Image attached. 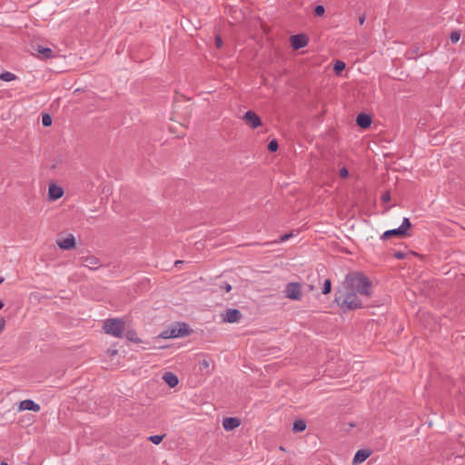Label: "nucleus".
I'll list each match as a JSON object with an SVG mask.
<instances>
[{"label":"nucleus","mask_w":465,"mask_h":465,"mask_svg":"<svg viewBox=\"0 0 465 465\" xmlns=\"http://www.w3.org/2000/svg\"><path fill=\"white\" fill-rule=\"evenodd\" d=\"M163 380L170 388H174L179 383L177 375L172 371L164 372L163 375Z\"/></svg>","instance_id":"obj_14"},{"label":"nucleus","mask_w":465,"mask_h":465,"mask_svg":"<svg viewBox=\"0 0 465 465\" xmlns=\"http://www.w3.org/2000/svg\"><path fill=\"white\" fill-rule=\"evenodd\" d=\"M184 264V262L183 261H176L174 262V267L180 269L182 267V265Z\"/></svg>","instance_id":"obj_36"},{"label":"nucleus","mask_w":465,"mask_h":465,"mask_svg":"<svg viewBox=\"0 0 465 465\" xmlns=\"http://www.w3.org/2000/svg\"><path fill=\"white\" fill-rule=\"evenodd\" d=\"M4 304L3 302L0 301V310L3 308Z\"/></svg>","instance_id":"obj_42"},{"label":"nucleus","mask_w":465,"mask_h":465,"mask_svg":"<svg viewBox=\"0 0 465 465\" xmlns=\"http://www.w3.org/2000/svg\"><path fill=\"white\" fill-rule=\"evenodd\" d=\"M364 20H365L364 17H360V24L362 25L364 23Z\"/></svg>","instance_id":"obj_40"},{"label":"nucleus","mask_w":465,"mask_h":465,"mask_svg":"<svg viewBox=\"0 0 465 465\" xmlns=\"http://www.w3.org/2000/svg\"><path fill=\"white\" fill-rule=\"evenodd\" d=\"M460 38V34L459 31H453L451 34H450V41L452 43H457Z\"/></svg>","instance_id":"obj_28"},{"label":"nucleus","mask_w":465,"mask_h":465,"mask_svg":"<svg viewBox=\"0 0 465 465\" xmlns=\"http://www.w3.org/2000/svg\"><path fill=\"white\" fill-rule=\"evenodd\" d=\"M411 227V223L409 218H404L403 221H402L401 225L399 228L386 231L381 235V239L382 240H386V239H389L390 237H392V236H397V237H400V238H403V237L407 236V234H408L407 231Z\"/></svg>","instance_id":"obj_5"},{"label":"nucleus","mask_w":465,"mask_h":465,"mask_svg":"<svg viewBox=\"0 0 465 465\" xmlns=\"http://www.w3.org/2000/svg\"><path fill=\"white\" fill-rule=\"evenodd\" d=\"M280 450H282V451L285 450V449L282 446L280 447Z\"/></svg>","instance_id":"obj_43"},{"label":"nucleus","mask_w":465,"mask_h":465,"mask_svg":"<svg viewBox=\"0 0 465 465\" xmlns=\"http://www.w3.org/2000/svg\"><path fill=\"white\" fill-rule=\"evenodd\" d=\"M215 45L217 48H221L223 46V40L220 35H216L215 37Z\"/></svg>","instance_id":"obj_35"},{"label":"nucleus","mask_w":465,"mask_h":465,"mask_svg":"<svg viewBox=\"0 0 465 465\" xmlns=\"http://www.w3.org/2000/svg\"><path fill=\"white\" fill-rule=\"evenodd\" d=\"M371 293L372 292H335L334 302L341 312H346L365 306H371Z\"/></svg>","instance_id":"obj_1"},{"label":"nucleus","mask_w":465,"mask_h":465,"mask_svg":"<svg viewBox=\"0 0 465 465\" xmlns=\"http://www.w3.org/2000/svg\"><path fill=\"white\" fill-rule=\"evenodd\" d=\"M118 354V350L115 348H109L105 351V356L110 360H113Z\"/></svg>","instance_id":"obj_25"},{"label":"nucleus","mask_w":465,"mask_h":465,"mask_svg":"<svg viewBox=\"0 0 465 465\" xmlns=\"http://www.w3.org/2000/svg\"><path fill=\"white\" fill-rule=\"evenodd\" d=\"M4 282V278L0 277V283Z\"/></svg>","instance_id":"obj_44"},{"label":"nucleus","mask_w":465,"mask_h":465,"mask_svg":"<svg viewBox=\"0 0 465 465\" xmlns=\"http://www.w3.org/2000/svg\"><path fill=\"white\" fill-rule=\"evenodd\" d=\"M345 68V63L342 61H336L333 66V70L337 74H340Z\"/></svg>","instance_id":"obj_22"},{"label":"nucleus","mask_w":465,"mask_h":465,"mask_svg":"<svg viewBox=\"0 0 465 465\" xmlns=\"http://www.w3.org/2000/svg\"><path fill=\"white\" fill-rule=\"evenodd\" d=\"M324 12H325V9L322 5H317L314 9L315 15H319V16L322 15L324 14Z\"/></svg>","instance_id":"obj_30"},{"label":"nucleus","mask_w":465,"mask_h":465,"mask_svg":"<svg viewBox=\"0 0 465 465\" xmlns=\"http://www.w3.org/2000/svg\"><path fill=\"white\" fill-rule=\"evenodd\" d=\"M349 175V171L347 170V168L343 167L340 170V176L341 178H346L348 177Z\"/></svg>","instance_id":"obj_33"},{"label":"nucleus","mask_w":465,"mask_h":465,"mask_svg":"<svg viewBox=\"0 0 465 465\" xmlns=\"http://www.w3.org/2000/svg\"><path fill=\"white\" fill-rule=\"evenodd\" d=\"M81 264L90 270H97L102 267V263L100 260L94 255L88 254L85 256L80 257Z\"/></svg>","instance_id":"obj_6"},{"label":"nucleus","mask_w":465,"mask_h":465,"mask_svg":"<svg viewBox=\"0 0 465 465\" xmlns=\"http://www.w3.org/2000/svg\"><path fill=\"white\" fill-rule=\"evenodd\" d=\"M163 437H164V435H153V436H150L148 440L152 443L157 445V444H160L162 442Z\"/></svg>","instance_id":"obj_24"},{"label":"nucleus","mask_w":465,"mask_h":465,"mask_svg":"<svg viewBox=\"0 0 465 465\" xmlns=\"http://www.w3.org/2000/svg\"><path fill=\"white\" fill-rule=\"evenodd\" d=\"M242 120L248 124L251 128H257L262 125V120L257 114L252 111H248L242 116Z\"/></svg>","instance_id":"obj_7"},{"label":"nucleus","mask_w":465,"mask_h":465,"mask_svg":"<svg viewBox=\"0 0 465 465\" xmlns=\"http://www.w3.org/2000/svg\"><path fill=\"white\" fill-rule=\"evenodd\" d=\"M126 338L133 342L140 343L142 342V340L138 337L136 332L134 330H129L126 332Z\"/></svg>","instance_id":"obj_20"},{"label":"nucleus","mask_w":465,"mask_h":465,"mask_svg":"<svg viewBox=\"0 0 465 465\" xmlns=\"http://www.w3.org/2000/svg\"><path fill=\"white\" fill-rule=\"evenodd\" d=\"M5 326V322L3 319H0V333L4 331Z\"/></svg>","instance_id":"obj_37"},{"label":"nucleus","mask_w":465,"mask_h":465,"mask_svg":"<svg viewBox=\"0 0 465 465\" xmlns=\"http://www.w3.org/2000/svg\"><path fill=\"white\" fill-rule=\"evenodd\" d=\"M125 330V322L121 318H109L103 323V331L115 338H122Z\"/></svg>","instance_id":"obj_4"},{"label":"nucleus","mask_w":465,"mask_h":465,"mask_svg":"<svg viewBox=\"0 0 465 465\" xmlns=\"http://www.w3.org/2000/svg\"><path fill=\"white\" fill-rule=\"evenodd\" d=\"M241 425V421L238 418H225L223 420V427L225 430H232Z\"/></svg>","instance_id":"obj_15"},{"label":"nucleus","mask_w":465,"mask_h":465,"mask_svg":"<svg viewBox=\"0 0 465 465\" xmlns=\"http://www.w3.org/2000/svg\"><path fill=\"white\" fill-rule=\"evenodd\" d=\"M292 430L294 432H302L306 430V422L303 420H296L293 422Z\"/></svg>","instance_id":"obj_19"},{"label":"nucleus","mask_w":465,"mask_h":465,"mask_svg":"<svg viewBox=\"0 0 465 465\" xmlns=\"http://www.w3.org/2000/svg\"><path fill=\"white\" fill-rule=\"evenodd\" d=\"M15 78H16V76L13 73H10V72H5V73L0 74V79L3 81H5V82H11V81L15 80Z\"/></svg>","instance_id":"obj_21"},{"label":"nucleus","mask_w":465,"mask_h":465,"mask_svg":"<svg viewBox=\"0 0 465 465\" xmlns=\"http://www.w3.org/2000/svg\"><path fill=\"white\" fill-rule=\"evenodd\" d=\"M291 44L293 49L298 50L307 45L308 38L305 35H295L291 36Z\"/></svg>","instance_id":"obj_10"},{"label":"nucleus","mask_w":465,"mask_h":465,"mask_svg":"<svg viewBox=\"0 0 465 465\" xmlns=\"http://www.w3.org/2000/svg\"><path fill=\"white\" fill-rule=\"evenodd\" d=\"M343 286L347 291H368V289L375 288L371 281L358 272L348 273Z\"/></svg>","instance_id":"obj_2"},{"label":"nucleus","mask_w":465,"mask_h":465,"mask_svg":"<svg viewBox=\"0 0 465 465\" xmlns=\"http://www.w3.org/2000/svg\"><path fill=\"white\" fill-rule=\"evenodd\" d=\"M382 201L385 203L390 201V194L388 193H386L382 195Z\"/></svg>","instance_id":"obj_39"},{"label":"nucleus","mask_w":465,"mask_h":465,"mask_svg":"<svg viewBox=\"0 0 465 465\" xmlns=\"http://www.w3.org/2000/svg\"><path fill=\"white\" fill-rule=\"evenodd\" d=\"M56 243L62 250H71L75 247V238L69 234L66 238L57 240Z\"/></svg>","instance_id":"obj_11"},{"label":"nucleus","mask_w":465,"mask_h":465,"mask_svg":"<svg viewBox=\"0 0 465 465\" xmlns=\"http://www.w3.org/2000/svg\"><path fill=\"white\" fill-rule=\"evenodd\" d=\"M222 288H223L226 292H229L232 290V286L231 284L225 282L223 286H222Z\"/></svg>","instance_id":"obj_38"},{"label":"nucleus","mask_w":465,"mask_h":465,"mask_svg":"<svg viewBox=\"0 0 465 465\" xmlns=\"http://www.w3.org/2000/svg\"><path fill=\"white\" fill-rule=\"evenodd\" d=\"M42 124L44 126H50L52 124V117L49 114H44L42 117Z\"/></svg>","instance_id":"obj_27"},{"label":"nucleus","mask_w":465,"mask_h":465,"mask_svg":"<svg viewBox=\"0 0 465 465\" xmlns=\"http://www.w3.org/2000/svg\"><path fill=\"white\" fill-rule=\"evenodd\" d=\"M64 194V190L55 184H50L48 188V199L50 201H56Z\"/></svg>","instance_id":"obj_12"},{"label":"nucleus","mask_w":465,"mask_h":465,"mask_svg":"<svg viewBox=\"0 0 465 465\" xmlns=\"http://www.w3.org/2000/svg\"><path fill=\"white\" fill-rule=\"evenodd\" d=\"M302 296V292H287L286 297L290 300H301Z\"/></svg>","instance_id":"obj_26"},{"label":"nucleus","mask_w":465,"mask_h":465,"mask_svg":"<svg viewBox=\"0 0 465 465\" xmlns=\"http://www.w3.org/2000/svg\"><path fill=\"white\" fill-rule=\"evenodd\" d=\"M192 330L185 322H175L160 333L163 339H175L190 335Z\"/></svg>","instance_id":"obj_3"},{"label":"nucleus","mask_w":465,"mask_h":465,"mask_svg":"<svg viewBox=\"0 0 465 465\" xmlns=\"http://www.w3.org/2000/svg\"><path fill=\"white\" fill-rule=\"evenodd\" d=\"M371 452L369 450H359L352 460V464L357 465L365 461L370 456Z\"/></svg>","instance_id":"obj_13"},{"label":"nucleus","mask_w":465,"mask_h":465,"mask_svg":"<svg viewBox=\"0 0 465 465\" xmlns=\"http://www.w3.org/2000/svg\"><path fill=\"white\" fill-rule=\"evenodd\" d=\"M357 124L361 128H368L371 124V119L368 114H360L356 119Z\"/></svg>","instance_id":"obj_16"},{"label":"nucleus","mask_w":465,"mask_h":465,"mask_svg":"<svg viewBox=\"0 0 465 465\" xmlns=\"http://www.w3.org/2000/svg\"><path fill=\"white\" fill-rule=\"evenodd\" d=\"M221 317L223 322L232 323L240 321L242 313L236 309H227Z\"/></svg>","instance_id":"obj_8"},{"label":"nucleus","mask_w":465,"mask_h":465,"mask_svg":"<svg viewBox=\"0 0 465 465\" xmlns=\"http://www.w3.org/2000/svg\"><path fill=\"white\" fill-rule=\"evenodd\" d=\"M200 370L205 371L207 373H210L212 371L213 362L212 360L204 356L199 362Z\"/></svg>","instance_id":"obj_17"},{"label":"nucleus","mask_w":465,"mask_h":465,"mask_svg":"<svg viewBox=\"0 0 465 465\" xmlns=\"http://www.w3.org/2000/svg\"><path fill=\"white\" fill-rule=\"evenodd\" d=\"M302 285L300 282H290L286 285L285 291H300Z\"/></svg>","instance_id":"obj_23"},{"label":"nucleus","mask_w":465,"mask_h":465,"mask_svg":"<svg viewBox=\"0 0 465 465\" xmlns=\"http://www.w3.org/2000/svg\"><path fill=\"white\" fill-rule=\"evenodd\" d=\"M35 51L41 55L42 58L48 59L53 57V50L48 47L38 45Z\"/></svg>","instance_id":"obj_18"},{"label":"nucleus","mask_w":465,"mask_h":465,"mask_svg":"<svg viewBox=\"0 0 465 465\" xmlns=\"http://www.w3.org/2000/svg\"><path fill=\"white\" fill-rule=\"evenodd\" d=\"M331 282L329 279H326L323 283L322 291H331Z\"/></svg>","instance_id":"obj_32"},{"label":"nucleus","mask_w":465,"mask_h":465,"mask_svg":"<svg viewBox=\"0 0 465 465\" xmlns=\"http://www.w3.org/2000/svg\"><path fill=\"white\" fill-rule=\"evenodd\" d=\"M406 256H407V253L402 252H396L394 253V257L399 259V260L404 259Z\"/></svg>","instance_id":"obj_34"},{"label":"nucleus","mask_w":465,"mask_h":465,"mask_svg":"<svg viewBox=\"0 0 465 465\" xmlns=\"http://www.w3.org/2000/svg\"><path fill=\"white\" fill-rule=\"evenodd\" d=\"M278 149V143L276 140H272L268 144V150L270 152H275Z\"/></svg>","instance_id":"obj_29"},{"label":"nucleus","mask_w":465,"mask_h":465,"mask_svg":"<svg viewBox=\"0 0 465 465\" xmlns=\"http://www.w3.org/2000/svg\"><path fill=\"white\" fill-rule=\"evenodd\" d=\"M292 236V233H286V234H283L280 237V239L278 241H275V242H286L287 240H289L291 237Z\"/></svg>","instance_id":"obj_31"},{"label":"nucleus","mask_w":465,"mask_h":465,"mask_svg":"<svg viewBox=\"0 0 465 465\" xmlns=\"http://www.w3.org/2000/svg\"><path fill=\"white\" fill-rule=\"evenodd\" d=\"M0 465H8V464L5 461H2Z\"/></svg>","instance_id":"obj_41"},{"label":"nucleus","mask_w":465,"mask_h":465,"mask_svg":"<svg viewBox=\"0 0 465 465\" xmlns=\"http://www.w3.org/2000/svg\"><path fill=\"white\" fill-rule=\"evenodd\" d=\"M41 410V407L39 404L35 403L33 400H24L20 401L18 405V411H32L35 412H38Z\"/></svg>","instance_id":"obj_9"}]
</instances>
